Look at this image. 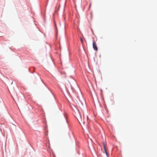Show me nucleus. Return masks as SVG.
Instances as JSON below:
<instances>
[{
    "label": "nucleus",
    "instance_id": "obj_6",
    "mask_svg": "<svg viewBox=\"0 0 157 157\" xmlns=\"http://www.w3.org/2000/svg\"><path fill=\"white\" fill-rule=\"evenodd\" d=\"M80 40L81 43H82L83 42V40L82 38H80Z\"/></svg>",
    "mask_w": 157,
    "mask_h": 157
},
{
    "label": "nucleus",
    "instance_id": "obj_5",
    "mask_svg": "<svg viewBox=\"0 0 157 157\" xmlns=\"http://www.w3.org/2000/svg\"><path fill=\"white\" fill-rule=\"evenodd\" d=\"M50 155L51 156L52 155L53 157H56L54 153L52 151L50 153Z\"/></svg>",
    "mask_w": 157,
    "mask_h": 157
},
{
    "label": "nucleus",
    "instance_id": "obj_4",
    "mask_svg": "<svg viewBox=\"0 0 157 157\" xmlns=\"http://www.w3.org/2000/svg\"><path fill=\"white\" fill-rule=\"evenodd\" d=\"M79 100V101L78 102H77L78 103V105L79 106V107L81 108H82L83 106V104L82 102L80 101V100L79 99H78Z\"/></svg>",
    "mask_w": 157,
    "mask_h": 157
},
{
    "label": "nucleus",
    "instance_id": "obj_1",
    "mask_svg": "<svg viewBox=\"0 0 157 157\" xmlns=\"http://www.w3.org/2000/svg\"><path fill=\"white\" fill-rule=\"evenodd\" d=\"M75 116L81 125H85L87 124L88 117L86 116L85 117L83 113H81L79 111H77L75 112Z\"/></svg>",
    "mask_w": 157,
    "mask_h": 157
},
{
    "label": "nucleus",
    "instance_id": "obj_3",
    "mask_svg": "<svg viewBox=\"0 0 157 157\" xmlns=\"http://www.w3.org/2000/svg\"><path fill=\"white\" fill-rule=\"evenodd\" d=\"M103 146L104 148V152L105 153V154L106 156L108 157V154L107 153V151H106V150L105 144L104 142H103Z\"/></svg>",
    "mask_w": 157,
    "mask_h": 157
},
{
    "label": "nucleus",
    "instance_id": "obj_2",
    "mask_svg": "<svg viewBox=\"0 0 157 157\" xmlns=\"http://www.w3.org/2000/svg\"><path fill=\"white\" fill-rule=\"evenodd\" d=\"M93 47L94 50L96 51L98 50L97 44L94 40H93Z\"/></svg>",
    "mask_w": 157,
    "mask_h": 157
}]
</instances>
